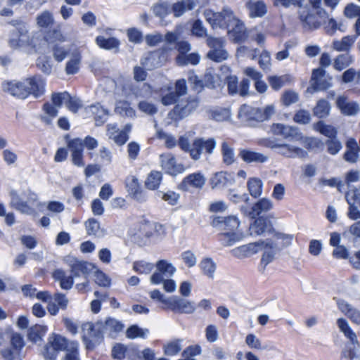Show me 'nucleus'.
<instances>
[{"instance_id": "nucleus-1", "label": "nucleus", "mask_w": 360, "mask_h": 360, "mask_svg": "<svg viewBox=\"0 0 360 360\" xmlns=\"http://www.w3.org/2000/svg\"><path fill=\"white\" fill-rule=\"evenodd\" d=\"M204 16L213 28H226L232 41L241 42L245 40L247 36L244 24L228 6L224 7L221 12L205 10Z\"/></svg>"}, {"instance_id": "nucleus-2", "label": "nucleus", "mask_w": 360, "mask_h": 360, "mask_svg": "<svg viewBox=\"0 0 360 360\" xmlns=\"http://www.w3.org/2000/svg\"><path fill=\"white\" fill-rule=\"evenodd\" d=\"M212 224L223 231L220 235V240L225 246H231L243 238L242 233L237 231L240 221L236 216L214 217Z\"/></svg>"}, {"instance_id": "nucleus-3", "label": "nucleus", "mask_w": 360, "mask_h": 360, "mask_svg": "<svg viewBox=\"0 0 360 360\" xmlns=\"http://www.w3.org/2000/svg\"><path fill=\"white\" fill-rule=\"evenodd\" d=\"M10 195L11 198L10 205L12 207L23 214H32L34 213V207L37 202L36 193L27 190L22 194V196H20L16 191H11Z\"/></svg>"}, {"instance_id": "nucleus-4", "label": "nucleus", "mask_w": 360, "mask_h": 360, "mask_svg": "<svg viewBox=\"0 0 360 360\" xmlns=\"http://www.w3.org/2000/svg\"><path fill=\"white\" fill-rule=\"evenodd\" d=\"M40 39L34 34L30 36L26 25L20 24L11 33L9 44L12 48H27L36 49Z\"/></svg>"}, {"instance_id": "nucleus-5", "label": "nucleus", "mask_w": 360, "mask_h": 360, "mask_svg": "<svg viewBox=\"0 0 360 360\" xmlns=\"http://www.w3.org/2000/svg\"><path fill=\"white\" fill-rule=\"evenodd\" d=\"M103 85L105 91H113L117 99H130L132 97L133 83L129 79L120 77L115 81L111 78H105L103 81Z\"/></svg>"}, {"instance_id": "nucleus-6", "label": "nucleus", "mask_w": 360, "mask_h": 360, "mask_svg": "<svg viewBox=\"0 0 360 360\" xmlns=\"http://www.w3.org/2000/svg\"><path fill=\"white\" fill-rule=\"evenodd\" d=\"M82 339L87 349H93L103 340V332L101 322H97L95 325L86 322L82 326Z\"/></svg>"}, {"instance_id": "nucleus-7", "label": "nucleus", "mask_w": 360, "mask_h": 360, "mask_svg": "<svg viewBox=\"0 0 360 360\" xmlns=\"http://www.w3.org/2000/svg\"><path fill=\"white\" fill-rule=\"evenodd\" d=\"M82 339L87 349H93L103 340V332L101 322H97L95 325L86 322L82 326Z\"/></svg>"}, {"instance_id": "nucleus-8", "label": "nucleus", "mask_w": 360, "mask_h": 360, "mask_svg": "<svg viewBox=\"0 0 360 360\" xmlns=\"http://www.w3.org/2000/svg\"><path fill=\"white\" fill-rule=\"evenodd\" d=\"M210 51L207 58L212 61L221 63L229 58V53L225 49V40L223 38L207 37L206 39Z\"/></svg>"}, {"instance_id": "nucleus-9", "label": "nucleus", "mask_w": 360, "mask_h": 360, "mask_svg": "<svg viewBox=\"0 0 360 360\" xmlns=\"http://www.w3.org/2000/svg\"><path fill=\"white\" fill-rule=\"evenodd\" d=\"M155 266V271L150 278V281L153 285H159L164 279L172 277L176 271L173 264L166 259L158 260Z\"/></svg>"}, {"instance_id": "nucleus-10", "label": "nucleus", "mask_w": 360, "mask_h": 360, "mask_svg": "<svg viewBox=\"0 0 360 360\" xmlns=\"http://www.w3.org/2000/svg\"><path fill=\"white\" fill-rule=\"evenodd\" d=\"M165 234V228L163 225L146 221H143L139 223V230L136 233V235L139 237H146L148 239L154 240L160 239L164 237Z\"/></svg>"}, {"instance_id": "nucleus-11", "label": "nucleus", "mask_w": 360, "mask_h": 360, "mask_svg": "<svg viewBox=\"0 0 360 360\" xmlns=\"http://www.w3.org/2000/svg\"><path fill=\"white\" fill-rule=\"evenodd\" d=\"M266 146L276 150L278 154L289 158H304L307 155V153L299 147L288 143H278L276 140L268 141Z\"/></svg>"}, {"instance_id": "nucleus-12", "label": "nucleus", "mask_w": 360, "mask_h": 360, "mask_svg": "<svg viewBox=\"0 0 360 360\" xmlns=\"http://www.w3.org/2000/svg\"><path fill=\"white\" fill-rule=\"evenodd\" d=\"M264 247H274V245L270 244L269 241L260 240L255 243H250L235 248L231 250V253L237 258L243 259L258 253L260 250H263Z\"/></svg>"}, {"instance_id": "nucleus-13", "label": "nucleus", "mask_w": 360, "mask_h": 360, "mask_svg": "<svg viewBox=\"0 0 360 360\" xmlns=\"http://www.w3.org/2000/svg\"><path fill=\"white\" fill-rule=\"evenodd\" d=\"M311 9L308 6L300 7L299 18L305 28L318 29L322 24V20L325 19L321 18L316 13V10Z\"/></svg>"}, {"instance_id": "nucleus-14", "label": "nucleus", "mask_w": 360, "mask_h": 360, "mask_svg": "<svg viewBox=\"0 0 360 360\" xmlns=\"http://www.w3.org/2000/svg\"><path fill=\"white\" fill-rule=\"evenodd\" d=\"M271 130L274 135L281 136L285 139L301 141L303 139L302 134L295 126L287 125L283 123H274L271 125Z\"/></svg>"}, {"instance_id": "nucleus-15", "label": "nucleus", "mask_w": 360, "mask_h": 360, "mask_svg": "<svg viewBox=\"0 0 360 360\" xmlns=\"http://www.w3.org/2000/svg\"><path fill=\"white\" fill-rule=\"evenodd\" d=\"M198 106V102L195 99L182 100L174 106L169 115L173 120H181L191 115Z\"/></svg>"}, {"instance_id": "nucleus-16", "label": "nucleus", "mask_w": 360, "mask_h": 360, "mask_svg": "<svg viewBox=\"0 0 360 360\" xmlns=\"http://www.w3.org/2000/svg\"><path fill=\"white\" fill-rule=\"evenodd\" d=\"M160 162L162 169L170 175L176 176L186 169L184 165L178 164L174 155L169 153L160 155Z\"/></svg>"}, {"instance_id": "nucleus-17", "label": "nucleus", "mask_w": 360, "mask_h": 360, "mask_svg": "<svg viewBox=\"0 0 360 360\" xmlns=\"http://www.w3.org/2000/svg\"><path fill=\"white\" fill-rule=\"evenodd\" d=\"M4 91L20 99H25L29 96L28 88L25 79L22 81L5 82L2 84Z\"/></svg>"}, {"instance_id": "nucleus-18", "label": "nucleus", "mask_w": 360, "mask_h": 360, "mask_svg": "<svg viewBox=\"0 0 360 360\" xmlns=\"http://www.w3.org/2000/svg\"><path fill=\"white\" fill-rule=\"evenodd\" d=\"M273 207L274 203L270 199L263 198L255 203L250 210L244 206H241L240 211L245 216L255 219L261 214L270 211L273 209Z\"/></svg>"}, {"instance_id": "nucleus-19", "label": "nucleus", "mask_w": 360, "mask_h": 360, "mask_svg": "<svg viewBox=\"0 0 360 360\" xmlns=\"http://www.w3.org/2000/svg\"><path fill=\"white\" fill-rule=\"evenodd\" d=\"M206 182V178L200 172L190 174L185 176L179 184V189L188 191L191 188L201 189Z\"/></svg>"}, {"instance_id": "nucleus-20", "label": "nucleus", "mask_w": 360, "mask_h": 360, "mask_svg": "<svg viewBox=\"0 0 360 360\" xmlns=\"http://www.w3.org/2000/svg\"><path fill=\"white\" fill-rule=\"evenodd\" d=\"M345 198L349 204L347 217L352 220L360 219V193L357 190L349 191Z\"/></svg>"}, {"instance_id": "nucleus-21", "label": "nucleus", "mask_w": 360, "mask_h": 360, "mask_svg": "<svg viewBox=\"0 0 360 360\" xmlns=\"http://www.w3.org/2000/svg\"><path fill=\"white\" fill-rule=\"evenodd\" d=\"M168 307L174 311L191 314L195 310L194 302L174 296L167 299Z\"/></svg>"}, {"instance_id": "nucleus-22", "label": "nucleus", "mask_w": 360, "mask_h": 360, "mask_svg": "<svg viewBox=\"0 0 360 360\" xmlns=\"http://www.w3.org/2000/svg\"><path fill=\"white\" fill-rule=\"evenodd\" d=\"M29 96L32 95L35 98L44 95L46 89V81L40 75H34L25 79Z\"/></svg>"}, {"instance_id": "nucleus-23", "label": "nucleus", "mask_w": 360, "mask_h": 360, "mask_svg": "<svg viewBox=\"0 0 360 360\" xmlns=\"http://www.w3.org/2000/svg\"><path fill=\"white\" fill-rule=\"evenodd\" d=\"M65 261L74 277L86 276L91 271V264L89 262L79 260L73 257H67Z\"/></svg>"}, {"instance_id": "nucleus-24", "label": "nucleus", "mask_w": 360, "mask_h": 360, "mask_svg": "<svg viewBox=\"0 0 360 360\" xmlns=\"http://www.w3.org/2000/svg\"><path fill=\"white\" fill-rule=\"evenodd\" d=\"M165 60V54L160 51H156L147 53L141 58V63L147 70H153L161 66Z\"/></svg>"}, {"instance_id": "nucleus-25", "label": "nucleus", "mask_w": 360, "mask_h": 360, "mask_svg": "<svg viewBox=\"0 0 360 360\" xmlns=\"http://www.w3.org/2000/svg\"><path fill=\"white\" fill-rule=\"evenodd\" d=\"M331 77H326V71L319 68L314 69L311 75V84L316 90H324L331 86Z\"/></svg>"}, {"instance_id": "nucleus-26", "label": "nucleus", "mask_w": 360, "mask_h": 360, "mask_svg": "<svg viewBox=\"0 0 360 360\" xmlns=\"http://www.w3.org/2000/svg\"><path fill=\"white\" fill-rule=\"evenodd\" d=\"M336 303L339 310L347 316L353 323L360 325V310L353 307L343 300L338 299Z\"/></svg>"}, {"instance_id": "nucleus-27", "label": "nucleus", "mask_w": 360, "mask_h": 360, "mask_svg": "<svg viewBox=\"0 0 360 360\" xmlns=\"http://www.w3.org/2000/svg\"><path fill=\"white\" fill-rule=\"evenodd\" d=\"M234 182V176L225 172H217L210 179V184L213 188L229 186L233 184Z\"/></svg>"}, {"instance_id": "nucleus-28", "label": "nucleus", "mask_w": 360, "mask_h": 360, "mask_svg": "<svg viewBox=\"0 0 360 360\" xmlns=\"http://www.w3.org/2000/svg\"><path fill=\"white\" fill-rule=\"evenodd\" d=\"M250 235L259 236L265 233L274 232L270 221L262 217H259L250 224L249 228Z\"/></svg>"}, {"instance_id": "nucleus-29", "label": "nucleus", "mask_w": 360, "mask_h": 360, "mask_svg": "<svg viewBox=\"0 0 360 360\" xmlns=\"http://www.w3.org/2000/svg\"><path fill=\"white\" fill-rule=\"evenodd\" d=\"M337 106L341 112L347 116L355 115L359 111V106L357 103L351 101L344 96H340L337 98Z\"/></svg>"}, {"instance_id": "nucleus-30", "label": "nucleus", "mask_w": 360, "mask_h": 360, "mask_svg": "<svg viewBox=\"0 0 360 360\" xmlns=\"http://www.w3.org/2000/svg\"><path fill=\"white\" fill-rule=\"evenodd\" d=\"M82 53L77 49L70 53L65 68V72L68 75H75L79 72L82 64Z\"/></svg>"}, {"instance_id": "nucleus-31", "label": "nucleus", "mask_w": 360, "mask_h": 360, "mask_svg": "<svg viewBox=\"0 0 360 360\" xmlns=\"http://www.w3.org/2000/svg\"><path fill=\"white\" fill-rule=\"evenodd\" d=\"M240 158L246 163H264L269 160V156L250 149H240Z\"/></svg>"}, {"instance_id": "nucleus-32", "label": "nucleus", "mask_w": 360, "mask_h": 360, "mask_svg": "<svg viewBox=\"0 0 360 360\" xmlns=\"http://www.w3.org/2000/svg\"><path fill=\"white\" fill-rule=\"evenodd\" d=\"M259 108H254L248 105H243L238 112V117L243 122L246 124L250 121L260 122L259 119Z\"/></svg>"}, {"instance_id": "nucleus-33", "label": "nucleus", "mask_w": 360, "mask_h": 360, "mask_svg": "<svg viewBox=\"0 0 360 360\" xmlns=\"http://www.w3.org/2000/svg\"><path fill=\"white\" fill-rule=\"evenodd\" d=\"M85 111L87 114L91 113L94 115V120L96 126H101L107 121L108 112L99 103L94 104L86 107L85 108Z\"/></svg>"}, {"instance_id": "nucleus-34", "label": "nucleus", "mask_w": 360, "mask_h": 360, "mask_svg": "<svg viewBox=\"0 0 360 360\" xmlns=\"http://www.w3.org/2000/svg\"><path fill=\"white\" fill-rule=\"evenodd\" d=\"M123 328L124 325L122 323L113 318L107 319L103 323L101 322L103 334H108L111 337H115Z\"/></svg>"}, {"instance_id": "nucleus-35", "label": "nucleus", "mask_w": 360, "mask_h": 360, "mask_svg": "<svg viewBox=\"0 0 360 360\" xmlns=\"http://www.w3.org/2000/svg\"><path fill=\"white\" fill-rule=\"evenodd\" d=\"M199 0H181L172 5L171 7L174 17H180L188 11L194 9L198 4Z\"/></svg>"}, {"instance_id": "nucleus-36", "label": "nucleus", "mask_w": 360, "mask_h": 360, "mask_svg": "<svg viewBox=\"0 0 360 360\" xmlns=\"http://www.w3.org/2000/svg\"><path fill=\"white\" fill-rule=\"evenodd\" d=\"M52 276L56 281L59 282L60 287L63 290H70L73 286V276H67L66 272L62 269H55L52 274Z\"/></svg>"}, {"instance_id": "nucleus-37", "label": "nucleus", "mask_w": 360, "mask_h": 360, "mask_svg": "<svg viewBox=\"0 0 360 360\" xmlns=\"http://www.w3.org/2000/svg\"><path fill=\"white\" fill-rule=\"evenodd\" d=\"M251 18H262L267 13V6L263 1H251L248 3Z\"/></svg>"}, {"instance_id": "nucleus-38", "label": "nucleus", "mask_w": 360, "mask_h": 360, "mask_svg": "<svg viewBox=\"0 0 360 360\" xmlns=\"http://www.w3.org/2000/svg\"><path fill=\"white\" fill-rule=\"evenodd\" d=\"M47 332V327L44 325L36 324L28 329L27 338L34 343H37L43 340Z\"/></svg>"}, {"instance_id": "nucleus-39", "label": "nucleus", "mask_w": 360, "mask_h": 360, "mask_svg": "<svg viewBox=\"0 0 360 360\" xmlns=\"http://www.w3.org/2000/svg\"><path fill=\"white\" fill-rule=\"evenodd\" d=\"M70 342L61 335L52 334L49 338L48 345L58 352L60 350L69 351Z\"/></svg>"}, {"instance_id": "nucleus-40", "label": "nucleus", "mask_w": 360, "mask_h": 360, "mask_svg": "<svg viewBox=\"0 0 360 360\" xmlns=\"http://www.w3.org/2000/svg\"><path fill=\"white\" fill-rule=\"evenodd\" d=\"M355 36H345L340 40H334L332 48L339 52L348 51L356 41Z\"/></svg>"}, {"instance_id": "nucleus-41", "label": "nucleus", "mask_w": 360, "mask_h": 360, "mask_svg": "<svg viewBox=\"0 0 360 360\" xmlns=\"http://www.w3.org/2000/svg\"><path fill=\"white\" fill-rule=\"evenodd\" d=\"M220 77L213 68H209L206 70L203 75V82L205 86L215 88L220 84Z\"/></svg>"}, {"instance_id": "nucleus-42", "label": "nucleus", "mask_w": 360, "mask_h": 360, "mask_svg": "<svg viewBox=\"0 0 360 360\" xmlns=\"http://www.w3.org/2000/svg\"><path fill=\"white\" fill-rule=\"evenodd\" d=\"M115 111L122 116L128 117H134L136 116V111L131 107L130 103L121 99H117Z\"/></svg>"}, {"instance_id": "nucleus-43", "label": "nucleus", "mask_w": 360, "mask_h": 360, "mask_svg": "<svg viewBox=\"0 0 360 360\" xmlns=\"http://www.w3.org/2000/svg\"><path fill=\"white\" fill-rule=\"evenodd\" d=\"M294 238L292 234H288L281 232H275L274 234V240H271L274 244H277L278 250L281 248L288 247L291 245Z\"/></svg>"}, {"instance_id": "nucleus-44", "label": "nucleus", "mask_w": 360, "mask_h": 360, "mask_svg": "<svg viewBox=\"0 0 360 360\" xmlns=\"http://www.w3.org/2000/svg\"><path fill=\"white\" fill-rule=\"evenodd\" d=\"M354 61V58L349 53L338 56L333 62V68L338 71H341L349 66Z\"/></svg>"}, {"instance_id": "nucleus-45", "label": "nucleus", "mask_w": 360, "mask_h": 360, "mask_svg": "<svg viewBox=\"0 0 360 360\" xmlns=\"http://www.w3.org/2000/svg\"><path fill=\"white\" fill-rule=\"evenodd\" d=\"M265 241H269L270 244L274 245V247H264L263 249L265 250V251L264 252L261 259V264L264 266H266L274 259L275 255L278 251L277 244H274L271 240H266Z\"/></svg>"}, {"instance_id": "nucleus-46", "label": "nucleus", "mask_w": 360, "mask_h": 360, "mask_svg": "<svg viewBox=\"0 0 360 360\" xmlns=\"http://www.w3.org/2000/svg\"><path fill=\"white\" fill-rule=\"evenodd\" d=\"M314 127L315 130L328 137L330 139L337 137V129L333 126L326 124L322 121L316 122Z\"/></svg>"}, {"instance_id": "nucleus-47", "label": "nucleus", "mask_w": 360, "mask_h": 360, "mask_svg": "<svg viewBox=\"0 0 360 360\" xmlns=\"http://www.w3.org/2000/svg\"><path fill=\"white\" fill-rule=\"evenodd\" d=\"M200 56L196 53H192L188 55L179 54L176 58V63L180 66L187 65H198L200 63Z\"/></svg>"}, {"instance_id": "nucleus-48", "label": "nucleus", "mask_w": 360, "mask_h": 360, "mask_svg": "<svg viewBox=\"0 0 360 360\" xmlns=\"http://www.w3.org/2000/svg\"><path fill=\"white\" fill-rule=\"evenodd\" d=\"M263 183L260 179L250 178L248 181V188L250 195L254 198L261 195Z\"/></svg>"}, {"instance_id": "nucleus-49", "label": "nucleus", "mask_w": 360, "mask_h": 360, "mask_svg": "<svg viewBox=\"0 0 360 360\" xmlns=\"http://www.w3.org/2000/svg\"><path fill=\"white\" fill-rule=\"evenodd\" d=\"M330 111V103L327 101L321 99L317 102L316 105L314 107V115L319 118H323L329 115Z\"/></svg>"}, {"instance_id": "nucleus-50", "label": "nucleus", "mask_w": 360, "mask_h": 360, "mask_svg": "<svg viewBox=\"0 0 360 360\" xmlns=\"http://www.w3.org/2000/svg\"><path fill=\"white\" fill-rule=\"evenodd\" d=\"M221 154L223 162L226 165H230L235 162V153L233 148L226 142L221 143Z\"/></svg>"}, {"instance_id": "nucleus-51", "label": "nucleus", "mask_w": 360, "mask_h": 360, "mask_svg": "<svg viewBox=\"0 0 360 360\" xmlns=\"http://www.w3.org/2000/svg\"><path fill=\"white\" fill-rule=\"evenodd\" d=\"M96 42L99 47L108 50L117 49L120 44L118 40L115 38H105L103 36H98L96 39Z\"/></svg>"}, {"instance_id": "nucleus-52", "label": "nucleus", "mask_w": 360, "mask_h": 360, "mask_svg": "<svg viewBox=\"0 0 360 360\" xmlns=\"http://www.w3.org/2000/svg\"><path fill=\"white\" fill-rule=\"evenodd\" d=\"M162 173L157 171L151 172L146 181V186L150 190L157 189L162 181Z\"/></svg>"}, {"instance_id": "nucleus-53", "label": "nucleus", "mask_w": 360, "mask_h": 360, "mask_svg": "<svg viewBox=\"0 0 360 360\" xmlns=\"http://www.w3.org/2000/svg\"><path fill=\"white\" fill-rule=\"evenodd\" d=\"M133 351H134V349L132 347H127L122 344H117L112 348V355L113 358L122 360L125 356H129Z\"/></svg>"}, {"instance_id": "nucleus-54", "label": "nucleus", "mask_w": 360, "mask_h": 360, "mask_svg": "<svg viewBox=\"0 0 360 360\" xmlns=\"http://www.w3.org/2000/svg\"><path fill=\"white\" fill-rule=\"evenodd\" d=\"M200 266L203 274L210 278H214V274L216 271V264L210 258H205L200 263Z\"/></svg>"}, {"instance_id": "nucleus-55", "label": "nucleus", "mask_w": 360, "mask_h": 360, "mask_svg": "<svg viewBox=\"0 0 360 360\" xmlns=\"http://www.w3.org/2000/svg\"><path fill=\"white\" fill-rule=\"evenodd\" d=\"M149 330L146 328H142L136 325L130 326L126 331V335L129 339L138 338H145L148 335Z\"/></svg>"}, {"instance_id": "nucleus-56", "label": "nucleus", "mask_w": 360, "mask_h": 360, "mask_svg": "<svg viewBox=\"0 0 360 360\" xmlns=\"http://www.w3.org/2000/svg\"><path fill=\"white\" fill-rule=\"evenodd\" d=\"M157 197L167 202L171 205H175L178 203L180 195L179 193L168 191L167 192L158 191L156 193Z\"/></svg>"}, {"instance_id": "nucleus-57", "label": "nucleus", "mask_w": 360, "mask_h": 360, "mask_svg": "<svg viewBox=\"0 0 360 360\" xmlns=\"http://www.w3.org/2000/svg\"><path fill=\"white\" fill-rule=\"evenodd\" d=\"M131 125L127 124L124 130L117 131L110 139H112L117 145L122 146L129 139L128 132L131 130Z\"/></svg>"}, {"instance_id": "nucleus-58", "label": "nucleus", "mask_w": 360, "mask_h": 360, "mask_svg": "<svg viewBox=\"0 0 360 360\" xmlns=\"http://www.w3.org/2000/svg\"><path fill=\"white\" fill-rule=\"evenodd\" d=\"M325 29L328 34L332 35L337 30H340L343 32L345 30V25L342 20H337L331 18L328 19V21L325 26Z\"/></svg>"}, {"instance_id": "nucleus-59", "label": "nucleus", "mask_w": 360, "mask_h": 360, "mask_svg": "<svg viewBox=\"0 0 360 360\" xmlns=\"http://www.w3.org/2000/svg\"><path fill=\"white\" fill-rule=\"evenodd\" d=\"M181 341L179 340L167 342L164 346V353L167 356H174L181 350Z\"/></svg>"}, {"instance_id": "nucleus-60", "label": "nucleus", "mask_w": 360, "mask_h": 360, "mask_svg": "<svg viewBox=\"0 0 360 360\" xmlns=\"http://www.w3.org/2000/svg\"><path fill=\"white\" fill-rule=\"evenodd\" d=\"M132 90V96L136 98L145 97L150 94V86L146 83L141 84H133Z\"/></svg>"}, {"instance_id": "nucleus-61", "label": "nucleus", "mask_w": 360, "mask_h": 360, "mask_svg": "<svg viewBox=\"0 0 360 360\" xmlns=\"http://www.w3.org/2000/svg\"><path fill=\"white\" fill-rule=\"evenodd\" d=\"M86 233L89 236H100L101 231L99 222L94 219H89L85 222Z\"/></svg>"}, {"instance_id": "nucleus-62", "label": "nucleus", "mask_w": 360, "mask_h": 360, "mask_svg": "<svg viewBox=\"0 0 360 360\" xmlns=\"http://www.w3.org/2000/svg\"><path fill=\"white\" fill-rule=\"evenodd\" d=\"M53 22V15L48 11H44L37 17V23L40 27H47Z\"/></svg>"}, {"instance_id": "nucleus-63", "label": "nucleus", "mask_w": 360, "mask_h": 360, "mask_svg": "<svg viewBox=\"0 0 360 360\" xmlns=\"http://www.w3.org/2000/svg\"><path fill=\"white\" fill-rule=\"evenodd\" d=\"M154 266H155L152 263L147 262L146 261L135 262L133 264V269L135 271L145 274H150Z\"/></svg>"}, {"instance_id": "nucleus-64", "label": "nucleus", "mask_w": 360, "mask_h": 360, "mask_svg": "<svg viewBox=\"0 0 360 360\" xmlns=\"http://www.w3.org/2000/svg\"><path fill=\"white\" fill-rule=\"evenodd\" d=\"M341 360H360V355L356 352L354 348L349 346H345L341 354Z\"/></svg>"}]
</instances>
